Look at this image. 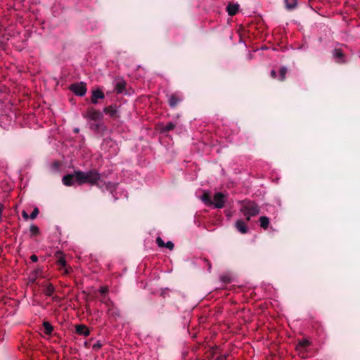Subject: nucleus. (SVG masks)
<instances>
[{"label":"nucleus","mask_w":360,"mask_h":360,"mask_svg":"<svg viewBox=\"0 0 360 360\" xmlns=\"http://www.w3.org/2000/svg\"><path fill=\"white\" fill-rule=\"evenodd\" d=\"M76 333L78 335H84L85 337H88L90 335V330L88 327L84 324L76 326Z\"/></svg>","instance_id":"nucleus-8"},{"label":"nucleus","mask_w":360,"mask_h":360,"mask_svg":"<svg viewBox=\"0 0 360 360\" xmlns=\"http://www.w3.org/2000/svg\"><path fill=\"white\" fill-rule=\"evenodd\" d=\"M30 259H31V260H32V262H37V260H38V257H37V255H32L30 257Z\"/></svg>","instance_id":"nucleus-29"},{"label":"nucleus","mask_w":360,"mask_h":360,"mask_svg":"<svg viewBox=\"0 0 360 360\" xmlns=\"http://www.w3.org/2000/svg\"><path fill=\"white\" fill-rule=\"evenodd\" d=\"M235 227L242 234H245L248 231L247 224L242 219H238L236 221Z\"/></svg>","instance_id":"nucleus-7"},{"label":"nucleus","mask_w":360,"mask_h":360,"mask_svg":"<svg viewBox=\"0 0 360 360\" xmlns=\"http://www.w3.org/2000/svg\"><path fill=\"white\" fill-rule=\"evenodd\" d=\"M108 288L105 285H103V286H101L100 288H99V292H101V294H106L108 293Z\"/></svg>","instance_id":"nucleus-27"},{"label":"nucleus","mask_w":360,"mask_h":360,"mask_svg":"<svg viewBox=\"0 0 360 360\" xmlns=\"http://www.w3.org/2000/svg\"><path fill=\"white\" fill-rule=\"evenodd\" d=\"M75 179V173L72 174H68V175L64 176L62 181H63V183L64 185H65L67 186H70L73 185V183H74L73 179Z\"/></svg>","instance_id":"nucleus-13"},{"label":"nucleus","mask_w":360,"mask_h":360,"mask_svg":"<svg viewBox=\"0 0 360 360\" xmlns=\"http://www.w3.org/2000/svg\"><path fill=\"white\" fill-rule=\"evenodd\" d=\"M156 242L158 246L160 248H167L171 250L174 248V244L172 242L168 241L167 243H165L164 240L160 237L157 238Z\"/></svg>","instance_id":"nucleus-12"},{"label":"nucleus","mask_w":360,"mask_h":360,"mask_svg":"<svg viewBox=\"0 0 360 360\" xmlns=\"http://www.w3.org/2000/svg\"><path fill=\"white\" fill-rule=\"evenodd\" d=\"M104 96V94L100 89L94 90L92 92L91 103L96 104L98 99H103Z\"/></svg>","instance_id":"nucleus-9"},{"label":"nucleus","mask_w":360,"mask_h":360,"mask_svg":"<svg viewBox=\"0 0 360 360\" xmlns=\"http://www.w3.org/2000/svg\"><path fill=\"white\" fill-rule=\"evenodd\" d=\"M201 200L207 205H212V201L211 200L210 195L207 192H205L201 197Z\"/></svg>","instance_id":"nucleus-19"},{"label":"nucleus","mask_w":360,"mask_h":360,"mask_svg":"<svg viewBox=\"0 0 360 360\" xmlns=\"http://www.w3.org/2000/svg\"><path fill=\"white\" fill-rule=\"evenodd\" d=\"M220 360H224V357H221V358H220Z\"/></svg>","instance_id":"nucleus-32"},{"label":"nucleus","mask_w":360,"mask_h":360,"mask_svg":"<svg viewBox=\"0 0 360 360\" xmlns=\"http://www.w3.org/2000/svg\"><path fill=\"white\" fill-rule=\"evenodd\" d=\"M102 347V345L100 342H97L96 344L93 345L94 349H98Z\"/></svg>","instance_id":"nucleus-28"},{"label":"nucleus","mask_w":360,"mask_h":360,"mask_svg":"<svg viewBox=\"0 0 360 360\" xmlns=\"http://www.w3.org/2000/svg\"><path fill=\"white\" fill-rule=\"evenodd\" d=\"M271 75L273 78H276V72L275 70H271Z\"/></svg>","instance_id":"nucleus-31"},{"label":"nucleus","mask_w":360,"mask_h":360,"mask_svg":"<svg viewBox=\"0 0 360 360\" xmlns=\"http://www.w3.org/2000/svg\"><path fill=\"white\" fill-rule=\"evenodd\" d=\"M285 3L288 9L295 8L297 6V0H285Z\"/></svg>","instance_id":"nucleus-21"},{"label":"nucleus","mask_w":360,"mask_h":360,"mask_svg":"<svg viewBox=\"0 0 360 360\" xmlns=\"http://www.w3.org/2000/svg\"><path fill=\"white\" fill-rule=\"evenodd\" d=\"M239 10V5L237 4H229L226 7V11L231 16L235 15Z\"/></svg>","instance_id":"nucleus-11"},{"label":"nucleus","mask_w":360,"mask_h":360,"mask_svg":"<svg viewBox=\"0 0 360 360\" xmlns=\"http://www.w3.org/2000/svg\"><path fill=\"white\" fill-rule=\"evenodd\" d=\"M38 214H39V210L37 207H35L30 214V219H34L37 217Z\"/></svg>","instance_id":"nucleus-25"},{"label":"nucleus","mask_w":360,"mask_h":360,"mask_svg":"<svg viewBox=\"0 0 360 360\" xmlns=\"http://www.w3.org/2000/svg\"><path fill=\"white\" fill-rule=\"evenodd\" d=\"M309 345H310V342L307 339H304L299 342L297 347H302V348H306Z\"/></svg>","instance_id":"nucleus-22"},{"label":"nucleus","mask_w":360,"mask_h":360,"mask_svg":"<svg viewBox=\"0 0 360 360\" xmlns=\"http://www.w3.org/2000/svg\"><path fill=\"white\" fill-rule=\"evenodd\" d=\"M180 101L181 98L176 94H172L169 98V104L172 108L175 107Z\"/></svg>","instance_id":"nucleus-14"},{"label":"nucleus","mask_w":360,"mask_h":360,"mask_svg":"<svg viewBox=\"0 0 360 360\" xmlns=\"http://www.w3.org/2000/svg\"><path fill=\"white\" fill-rule=\"evenodd\" d=\"M286 72H287V70L285 68H281L280 69L279 73H280V79L281 80H283L285 79Z\"/></svg>","instance_id":"nucleus-24"},{"label":"nucleus","mask_w":360,"mask_h":360,"mask_svg":"<svg viewBox=\"0 0 360 360\" xmlns=\"http://www.w3.org/2000/svg\"><path fill=\"white\" fill-rule=\"evenodd\" d=\"M54 291H55V288H54L53 285L51 283H49L48 285H46L44 288V293L48 296L52 295L53 294Z\"/></svg>","instance_id":"nucleus-20"},{"label":"nucleus","mask_w":360,"mask_h":360,"mask_svg":"<svg viewBox=\"0 0 360 360\" xmlns=\"http://www.w3.org/2000/svg\"><path fill=\"white\" fill-rule=\"evenodd\" d=\"M85 117L91 120H99L102 119L103 115L102 112L98 110H96L94 108H89L84 115Z\"/></svg>","instance_id":"nucleus-3"},{"label":"nucleus","mask_w":360,"mask_h":360,"mask_svg":"<svg viewBox=\"0 0 360 360\" xmlns=\"http://www.w3.org/2000/svg\"><path fill=\"white\" fill-rule=\"evenodd\" d=\"M43 327L44 329V333L46 335H51L52 333V332L53 330V328L49 322L44 321L43 323Z\"/></svg>","instance_id":"nucleus-17"},{"label":"nucleus","mask_w":360,"mask_h":360,"mask_svg":"<svg viewBox=\"0 0 360 360\" xmlns=\"http://www.w3.org/2000/svg\"><path fill=\"white\" fill-rule=\"evenodd\" d=\"M174 128V124L172 122H169L165 125L164 130L168 131L172 130Z\"/></svg>","instance_id":"nucleus-26"},{"label":"nucleus","mask_w":360,"mask_h":360,"mask_svg":"<svg viewBox=\"0 0 360 360\" xmlns=\"http://www.w3.org/2000/svg\"><path fill=\"white\" fill-rule=\"evenodd\" d=\"M22 217L25 219H27L29 218V216H28L27 213L25 211H22Z\"/></svg>","instance_id":"nucleus-30"},{"label":"nucleus","mask_w":360,"mask_h":360,"mask_svg":"<svg viewBox=\"0 0 360 360\" xmlns=\"http://www.w3.org/2000/svg\"><path fill=\"white\" fill-rule=\"evenodd\" d=\"M240 212L245 217L247 221L259 213V206L253 201L245 200L240 202Z\"/></svg>","instance_id":"nucleus-2"},{"label":"nucleus","mask_w":360,"mask_h":360,"mask_svg":"<svg viewBox=\"0 0 360 360\" xmlns=\"http://www.w3.org/2000/svg\"><path fill=\"white\" fill-rule=\"evenodd\" d=\"M75 179L80 185L84 184L94 185L100 180L101 176L96 170H90L86 172L75 171Z\"/></svg>","instance_id":"nucleus-1"},{"label":"nucleus","mask_w":360,"mask_h":360,"mask_svg":"<svg viewBox=\"0 0 360 360\" xmlns=\"http://www.w3.org/2000/svg\"><path fill=\"white\" fill-rule=\"evenodd\" d=\"M225 203V196L221 193L219 192L214 194L213 198L212 205L216 208H222Z\"/></svg>","instance_id":"nucleus-4"},{"label":"nucleus","mask_w":360,"mask_h":360,"mask_svg":"<svg viewBox=\"0 0 360 360\" xmlns=\"http://www.w3.org/2000/svg\"><path fill=\"white\" fill-rule=\"evenodd\" d=\"M30 231L32 236H36L39 233V229L36 225H32L30 226Z\"/></svg>","instance_id":"nucleus-23"},{"label":"nucleus","mask_w":360,"mask_h":360,"mask_svg":"<svg viewBox=\"0 0 360 360\" xmlns=\"http://www.w3.org/2000/svg\"><path fill=\"white\" fill-rule=\"evenodd\" d=\"M259 220L260 222L261 227H262L264 229H266L269 224V218L267 217L262 216L259 217Z\"/></svg>","instance_id":"nucleus-18"},{"label":"nucleus","mask_w":360,"mask_h":360,"mask_svg":"<svg viewBox=\"0 0 360 360\" xmlns=\"http://www.w3.org/2000/svg\"><path fill=\"white\" fill-rule=\"evenodd\" d=\"M56 257L58 258L57 264L64 268L63 273L65 274H68L70 272V270L71 269V268L70 266H67L66 261H65L63 254L62 252H57Z\"/></svg>","instance_id":"nucleus-6"},{"label":"nucleus","mask_w":360,"mask_h":360,"mask_svg":"<svg viewBox=\"0 0 360 360\" xmlns=\"http://www.w3.org/2000/svg\"><path fill=\"white\" fill-rule=\"evenodd\" d=\"M126 87V83L124 81L121 80L117 82L115 89L118 94L122 93Z\"/></svg>","instance_id":"nucleus-16"},{"label":"nucleus","mask_w":360,"mask_h":360,"mask_svg":"<svg viewBox=\"0 0 360 360\" xmlns=\"http://www.w3.org/2000/svg\"><path fill=\"white\" fill-rule=\"evenodd\" d=\"M333 57L336 60L338 63H345V60L344 59V54L341 49H335L333 52Z\"/></svg>","instance_id":"nucleus-10"},{"label":"nucleus","mask_w":360,"mask_h":360,"mask_svg":"<svg viewBox=\"0 0 360 360\" xmlns=\"http://www.w3.org/2000/svg\"><path fill=\"white\" fill-rule=\"evenodd\" d=\"M105 114L109 115L110 117H115L117 114V109L113 105H109L103 109Z\"/></svg>","instance_id":"nucleus-15"},{"label":"nucleus","mask_w":360,"mask_h":360,"mask_svg":"<svg viewBox=\"0 0 360 360\" xmlns=\"http://www.w3.org/2000/svg\"><path fill=\"white\" fill-rule=\"evenodd\" d=\"M70 89L77 96H82L86 93V88L83 83L72 84Z\"/></svg>","instance_id":"nucleus-5"}]
</instances>
